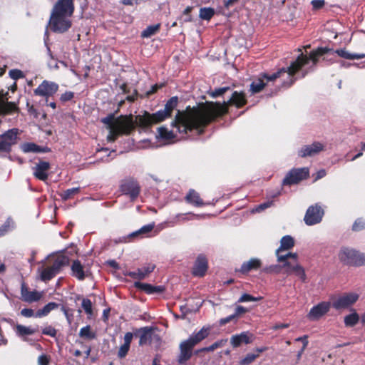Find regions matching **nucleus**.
I'll return each mask as SVG.
<instances>
[{"label": "nucleus", "mask_w": 365, "mask_h": 365, "mask_svg": "<svg viewBox=\"0 0 365 365\" xmlns=\"http://www.w3.org/2000/svg\"><path fill=\"white\" fill-rule=\"evenodd\" d=\"M246 103L243 93L235 91L227 102L223 103H210L200 108L190 107L185 111L178 110L174 120L171 123V129L162 126L158 128V135L160 138L173 140L178 138H185L189 133L200 135L204 128L217 115H222L227 111V105L232 104L237 107H242Z\"/></svg>", "instance_id": "1"}, {"label": "nucleus", "mask_w": 365, "mask_h": 365, "mask_svg": "<svg viewBox=\"0 0 365 365\" xmlns=\"http://www.w3.org/2000/svg\"><path fill=\"white\" fill-rule=\"evenodd\" d=\"M327 53L331 55L336 53L339 56L349 60L361 59L365 57V53H351L345 48L333 50L327 47H319L317 50L310 52L309 56L301 53L297 59L291 63L290 67L287 70L282 69L281 71L272 76L270 79L280 76L283 73H287L290 78L288 83H292L297 78L294 77L295 73L298 71H301L302 73L299 74V76L300 78H304L309 72L313 70V68L319 61V58Z\"/></svg>", "instance_id": "2"}, {"label": "nucleus", "mask_w": 365, "mask_h": 365, "mask_svg": "<svg viewBox=\"0 0 365 365\" xmlns=\"http://www.w3.org/2000/svg\"><path fill=\"white\" fill-rule=\"evenodd\" d=\"M74 11L73 0H58L54 5L50 20L51 29L56 33H64L71 26L70 17Z\"/></svg>", "instance_id": "3"}, {"label": "nucleus", "mask_w": 365, "mask_h": 365, "mask_svg": "<svg viewBox=\"0 0 365 365\" xmlns=\"http://www.w3.org/2000/svg\"><path fill=\"white\" fill-rule=\"evenodd\" d=\"M209 331L210 328L203 327L197 332L192 334L188 339L181 341L179 345L180 352L177 359L179 364L184 365L191 359L193 348L208 336Z\"/></svg>", "instance_id": "4"}, {"label": "nucleus", "mask_w": 365, "mask_h": 365, "mask_svg": "<svg viewBox=\"0 0 365 365\" xmlns=\"http://www.w3.org/2000/svg\"><path fill=\"white\" fill-rule=\"evenodd\" d=\"M338 257L339 261L345 265L354 267L365 265V254L349 247H341Z\"/></svg>", "instance_id": "5"}, {"label": "nucleus", "mask_w": 365, "mask_h": 365, "mask_svg": "<svg viewBox=\"0 0 365 365\" xmlns=\"http://www.w3.org/2000/svg\"><path fill=\"white\" fill-rule=\"evenodd\" d=\"M290 67L288 66L287 68H282L281 69H279L278 71L272 73V75H268V74H263L262 75V78H258L257 80L253 81L251 85H250V91L252 93H259L260 92L265 86L266 85V83L264 82V79H266V81L267 82H269V81H274L275 79L278 78H281L282 79V85L285 87H289L292 84L294 83V82L299 77V74H301L302 72L301 71H298L297 73H295L294 75V78H297L292 83H289L288 82L289 81L290 78H289L288 75L287 73H283L280 76H277L273 79H270L271 76H273L274 74H276L277 73L281 71L282 69H285V70H287Z\"/></svg>", "instance_id": "6"}, {"label": "nucleus", "mask_w": 365, "mask_h": 365, "mask_svg": "<svg viewBox=\"0 0 365 365\" xmlns=\"http://www.w3.org/2000/svg\"><path fill=\"white\" fill-rule=\"evenodd\" d=\"M19 130L11 128L0 135V151L9 153L13 145L16 144Z\"/></svg>", "instance_id": "7"}, {"label": "nucleus", "mask_w": 365, "mask_h": 365, "mask_svg": "<svg viewBox=\"0 0 365 365\" xmlns=\"http://www.w3.org/2000/svg\"><path fill=\"white\" fill-rule=\"evenodd\" d=\"M309 172L307 168H293L289 170L282 180V185H292L309 177Z\"/></svg>", "instance_id": "8"}, {"label": "nucleus", "mask_w": 365, "mask_h": 365, "mask_svg": "<svg viewBox=\"0 0 365 365\" xmlns=\"http://www.w3.org/2000/svg\"><path fill=\"white\" fill-rule=\"evenodd\" d=\"M324 214V210L318 204L311 205L304 215V222L309 226L318 224L322 221Z\"/></svg>", "instance_id": "9"}, {"label": "nucleus", "mask_w": 365, "mask_h": 365, "mask_svg": "<svg viewBox=\"0 0 365 365\" xmlns=\"http://www.w3.org/2000/svg\"><path fill=\"white\" fill-rule=\"evenodd\" d=\"M121 192L127 195H129L131 200H135L140 194V187L133 178H128L124 180L120 186Z\"/></svg>", "instance_id": "10"}, {"label": "nucleus", "mask_w": 365, "mask_h": 365, "mask_svg": "<svg viewBox=\"0 0 365 365\" xmlns=\"http://www.w3.org/2000/svg\"><path fill=\"white\" fill-rule=\"evenodd\" d=\"M282 263L284 273L287 275L294 274L298 277L302 282L306 280V274L304 268L298 263V262L278 261Z\"/></svg>", "instance_id": "11"}, {"label": "nucleus", "mask_w": 365, "mask_h": 365, "mask_svg": "<svg viewBox=\"0 0 365 365\" xmlns=\"http://www.w3.org/2000/svg\"><path fill=\"white\" fill-rule=\"evenodd\" d=\"M58 89V85L54 82L46 80L43 82L34 91L36 96L48 98L55 94Z\"/></svg>", "instance_id": "12"}, {"label": "nucleus", "mask_w": 365, "mask_h": 365, "mask_svg": "<svg viewBox=\"0 0 365 365\" xmlns=\"http://www.w3.org/2000/svg\"><path fill=\"white\" fill-rule=\"evenodd\" d=\"M324 145L320 142L315 141L310 145H306L298 150V155L301 158L312 157L318 155L324 150Z\"/></svg>", "instance_id": "13"}, {"label": "nucleus", "mask_w": 365, "mask_h": 365, "mask_svg": "<svg viewBox=\"0 0 365 365\" xmlns=\"http://www.w3.org/2000/svg\"><path fill=\"white\" fill-rule=\"evenodd\" d=\"M359 299L357 294L349 293L339 297L333 302L332 306L336 309L347 308L354 304Z\"/></svg>", "instance_id": "14"}, {"label": "nucleus", "mask_w": 365, "mask_h": 365, "mask_svg": "<svg viewBox=\"0 0 365 365\" xmlns=\"http://www.w3.org/2000/svg\"><path fill=\"white\" fill-rule=\"evenodd\" d=\"M101 122L107 125L108 130H113L118 128H133L130 122L123 120H115L114 115L110 114L108 116L101 119Z\"/></svg>", "instance_id": "15"}, {"label": "nucleus", "mask_w": 365, "mask_h": 365, "mask_svg": "<svg viewBox=\"0 0 365 365\" xmlns=\"http://www.w3.org/2000/svg\"><path fill=\"white\" fill-rule=\"evenodd\" d=\"M330 309V303L322 302L314 306L308 314V317L312 320H317L327 314Z\"/></svg>", "instance_id": "16"}, {"label": "nucleus", "mask_w": 365, "mask_h": 365, "mask_svg": "<svg viewBox=\"0 0 365 365\" xmlns=\"http://www.w3.org/2000/svg\"><path fill=\"white\" fill-rule=\"evenodd\" d=\"M50 163L46 161H39L32 168L33 174L38 180L45 182L48 177V171L50 169Z\"/></svg>", "instance_id": "17"}, {"label": "nucleus", "mask_w": 365, "mask_h": 365, "mask_svg": "<svg viewBox=\"0 0 365 365\" xmlns=\"http://www.w3.org/2000/svg\"><path fill=\"white\" fill-rule=\"evenodd\" d=\"M155 267V265L149 263L141 268H138L136 271H130L125 273L126 276L131 277L133 279L141 280L145 279L150 273H151Z\"/></svg>", "instance_id": "18"}, {"label": "nucleus", "mask_w": 365, "mask_h": 365, "mask_svg": "<svg viewBox=\"0 0 365 365\" xmlns=\"http://www.w3.org/2000/svg\"><path fill=\"white\" fill-rule=\"evenodd\" d=\"M154 329L152 327H145L136 330L134 334L139 337L140 346L152 344L153 331Z\"/></svg>", "instance_id": "19"}, {"label": "nucleus", "mask_w": 365, "mask_h": 365, "mask_svg": "<svg viewBox=\"0 0 365 365\" xmlns=\"http://www.w3.org/2000/svg\"><path fill=\"white\" fill-rule=\"evenodd\" d=\"M207 268V258L204 255H200L195 260L192 273L195 277H202L205 274Z\"/></svg>", "instance_id": "20"}, {"label": "nucleus", "mask_w": 365, "mask_h": 365, "mask_svg": "<svg viewBox=\"0 0 365 365\" xmlns=\"http://www.w3.org/2000/svg\"><path fill=\"white\" fill-rule=\"evenodd\" d=\"M170 116V115L164 109H162L153 114L146 113L144 116V123L147 125L158 123Z\"/></svg>", "instance_id": "21"}, {"label": "nucleus", "mask_w": 365, "mask_h": 365, "mask_svg": "<svg viewBox=\"0 0 365 365\" xmlns=\"http://www.w3.org/2000/svg\"><path fill=\"white\" fill-rule=\"evenodd\" d=\"M253 334L249 331H243L239 334L232 336L230 343L233 347H238L242 343L247 344L252 342Z\"/></svg>", "instance_id": "22"}, {"label": "nucleus", "mask_w": 365, "mask_h": 365, "mask_svg": "<svg viewBox=\"0 0 365 365\" xmlns=\"http://www.w3.org/2000/svg\"><path fill=\"white\" fill-rule=\"evenodd\" d=\"M134 286L148 294H160L165 291V287L163 286H153L152 284L142 283L140 282H135Z\"/></svg>", "instance_id": "23"}, {"label": "nucleus", "mask_w": 365, "mask_h": 365, "mask_svg": "<svg viewBox=\"0 0 365 365\" xmlns=\"http://www.w3.org/2000/svg\"><path fill=\"white\" fill-rule=\"evenodd\" d=\"M261 260L258 258H251L250 260L244 262L240 269L242 274H247L251 270H257L261 267Z\"/></svg>", "instance_id": "24"}, {"label": "nucleus", "mask_w": 365, "mask_h": 365, "mask_svg": "<svg viewBox=\"0 0 365 365\" xmlns=\"http://www.w3.org/2000/svg\"><path fill=\"white\" fill-rule=\"evenodd\" d=\"M185 200L187 203L195 207H201L205 205L200 198L199 193L194 190H189L188 193L185 196Z\"/></svg>", "instance_id": "25"}, {"label": "nucleus", "mask_w": 365, "mask_h": 365, "mask_svg": "<svg viewBox=\"0 0 365 365\" xmlns=\"http://www.w3.org/2000/svg\"><path fill=\"white\" fill-rule=\"evenodd\" d=\"M37 328H33L31 327H26L21 324H17L16 327V334L23 338L25 341H29V339L26 337L27 335L34 334L37 331Z\"/></svg>", "instance_id": "26"}, {"label": "nucleus", "mask_w": 365, "mask_h": 365, "mask_svg": "<svg viewBox=\"0 0 365 365\" xmlns=\"http://www.w3.org/2000/svg\"><path fill=\"white\" fill-rule=\"evenodd\" d=\"M294 245V238L290 235H285L282 237L280 240V247L276 250V255H280L283 250H288L292 248Z\"/></svg>", "instance_id": "27"}, {"label": "nucleus", "mask_w": 365, "mask_h": 365, "mask_svg": "<svg viewBox=\"0 0 365 365\" xmlns=\"http://www.w3.org/2000/svg\"><path fill=\"white\" fill-rule=\"evenodd\" d=\"M72 275L79 280L85 279L83 267L79 260H74L71 264Z\"/></svg>", "instance_id": "28"}, {"label": "nucleus", "mask_w": 365, "mask_h": 365, "mask_svg": "<svg viewBox=\"0 0 365 365\" xmlns=\"http://www.w3.org/2000/svg\"><path fill=\"white\" fill-rule=\"evenodd\" d=\"M15 109V105L11 102L7 101V98H4L3 94L0 93V115L9 113ZM1 120H0V123Z\"/></svg>", "instance_id": "29"}, {"label": "nucleus", "mask_w": 365, "mask_h": 365, "mask_svg": "<svg viewBox=\"0 0 365 365\" xmlns=\"http://www.w3.org/2000/svg\"><path fill=\"white\" fill-rule=\"evenodd\" d=\"M21 295L25 302H33L40 299L41 295L36 291L29 292L24 287H21Z\"/></svg>", "instance_id": "30"}, {"label": "nucleus", "mask_w": 365, "mask_h": 365, "mask_svg": "<svg viewBox=\"0 0 365 365\" xmlns=\"http://www.w3.org/2000/svg\"><path fill=\"white\" fill-rule=\"evenodd\" d=\"M21 150L25 153H44L46 151V148H43L36 145L34 143H25L21 145Z\"/></svg>", "instance_id": "31"}, {"label": "nucleus", "mask_w": 365, "mask_h": 365, "mask_svg": "<svg viewBox=\"0 0 365 365\" xmlns=\"http://www.w3.org/2000/svg\"><path fill=\"white\" fill-rule=\"evenodd\" d=\"M68 263V259L66 256H58L55 261L53 262V264L51 266L52 269L56 272V274H58L62 268L67 265Z\"/></svg>", "instance_id": "32"}, {"label": "nucleus", "mask_w": 365, "mask_h": 365, "mask_svg": "<svg viewBox=\"0 0 365 365\" xmlns=\"http://www.w3.org/2000/svg\"><path fill=\"white\" fill-rule=\"evenodd\" d=\"M133 128H118L113 130H108L109 134L107 136V140L109 142H113L116 138L120 134H128Z\"/></svg>", "instance_id": "33"}, {"label": "nucleus", "mask_w": 365, "mask_h": 365, "mask_svg": "<svg viewBox=\"0 0 365 365\" xmlns=\"http://www.w3.org/2000/svg\"><path fill=\"white\" fill-rule=\"evenodd\" d=\"M58 304L56 302H49L46 304L42 309H38L36 314L35 317L41 318L48 315L51 311L56 309Z\"/></svg>", "instance_id": "34"}, {"label": "nucleus", "mask_w": 365, "mask_h": 365, "mask_svg": "<svg viewBox=\"0 0 365 365\" xmlns=\"http://www.w3.org/2000/svg\"><path fill=\"white\" fill-rule=\"evenodd\" d=\"M361 319V317L354 311L351 314L346 315L344 317V324L346 327H352L355 326Z\"/></svg>", "instance_id": "35"}, {"label": "nucleus", "mask_w": 365, "mask_h": 365, "mask_svg": "<svg viewBox=\"0 0 365 365\" xmlns=\"http://www.w3.org/2000/svg\"><path fill=\"white\" fill-rule=\"evenodd\" d=\"M79 336L86 339L91 340L96 338V334L91 330L90 325H86L80 329Z\"/></svg>", "instance_id": "36"}, {"label": "nucleus", "mask_w": 365, "mask_h": 365, "mask_svg": "<svg viewBox=\"0 0 365 365\" xmlns=\"http://www.w3.org/2000/svg\"><path fill=\"white\" fill-rule=\"evenodd\" d=\"M15 227V223L11 217H8L4 223L0 227V235L4 236L7 232Z\"/></svg>", "instance_id": "37"}, {"label": "nucleus", "mask_w": 365, "mask_h": 365, "mask_svg": "<svg viewBox=\"0 0 365 365\" xmlns=\"http://www.w3.org/2000/svg\"><path fill=\"white\" fill-rule=\"evenodd\" d=\"M178 103V98L177 96H173L170 98L165 105V108H163L170 115H171L173 110L177 107Z\"/></svg>", "instance_id": "38"}, {"label": "nucleus", "mask_w": 365, "mask_h": 365, "mask_svg": "<svg viewBox=\"0 0 365 365\" xmlns=\"http://www.w3.org/2000/svg\"><path fill=\"white\" fill-rule=\"evenodd\" d=\"M215 14V11L212 8H201L199 12V16L203 20H210Z\"/></svg>", "instance_id": "39"}, {"label": "nucleus", "mask_w": 365, "mask_h": 365, "mask_svg": "<svg viewBox=\"0 0 365 365\" xmlns=\"http://www.w3.org/2000/svg\"><path fill=\"white\" fill-rule=\"evenodd\" d=\"M56 275V272L50 267H48L43 269L41 272V279L42 281L47 282L51 280Z\"/></svg>", "instance_id": "40"}, {"label": "nucleus", "mask_w": 365, "mask_h": 365, "mask_svg": "<svg viewBox=\"0 0 365 365\" xmlns=\"http://www.w3.org/2000/svg\"><path fill=\"white\" fill-rule=\"evenodd\" d=\"M160 29V24H154L148 26L141 34L143 38H149L154 35Z\"/></svg>", "instance_id": "41"}, {"label": "nucleus", "mask_w": 365, "mask_h": 365, "mask_svg": "<svg viewBox=\"0 0 365 365\" xmlns=\"http://www.w3.org/2000/svg\"><path fill=\"white\" fill-rule=\"evenodd\" d=\"M227 342V339H220V340L215 341V343H213L212 344H211L209 346L204 347L200 351H214L215 349H216L217 348L224 346L226 344Z\"/></svg>", "instance_id": "42"}, {"label": "nucleus", "mask_w": 365, "mask_h": 365, "mask_svg": "<svg viewBox=\"0 0 365 365\" xmlns=\"http://www.w3.org/2000/svg\"><path fill=\"white\" fill-rule=\"evenodd\" d=\"M81 307L88 317H91L93 315V305L89 299L83 298L81 302Z\"/></svg>", "instance_id": "43"}, {"label": "nucleus", "mask_w": 365, "mask_h": 365, "mask_svg": "<svg viewBox=\"0 0 365 365\" xmlns=\"http://www.w3.org/2000/svg\"><path fill=\"white\" fill-rule=\"evenodd\" d=\"M296 341H301L303 344L302 347V350H299L298 352H297V360H299L301 359V356L303 354V352L304 351V350L306 349L307 345H308V336L307 335H304L302 336H299L298 338H297L295 339Z\"/></svg>", "instance_id": "44"}, {"label": "nucleus", "mask_w": 365, "mask_h": 365, "mask_svg": "<svg viewBox=\"0 0 365 365\" xmlns=\"http://www.w3.org/2000/svg\"><path fill=\"white\" fill-rule=\"evenodd\" d=\"M81 188L79 187L67 189L62 194L61 197L63 200H68L73 195L78 194L80 192Z\"/></svg>", "instance_id": "45"}, {"label": "nucleus", "mask_w": 365, "mask_h": 365, "mask_svg": "<svg viewBox=\"0 0 365 365\" xmlns=\"http://www.w3.org/2000/svg\"><path fill=\"white\" fill-rule=\"evenodd\" d=\"M291 261L298 262V255L297 253L289 252L286 255H278L277 261Z\"/></svg>", "instance_id": "46"}, {"label": "nucleus", "mask_w": 365, "mask_h": 365, "mask_svg": "<svg viewBox=\"0 0 365 365\" xmlns=\"http://www.w3.org/2000/svg\"><path fill=\"white\" fill-rule=\"evenodd\" d=\"M283 269L282 263L281 264H272L263 269V272L270 274H279Z\"/></svg>", "instance_id": "47"}, {"label": "nucleus", "mask_w": 365, "mask_h": 365, "mask_svg": "<svg viewBox=\"0 0 365 365\" xmlns=\"http://www.w3.org/2000/svg\"><path fill=\"white\" fill-rule=\"evenodd\" d=\"M154 227H155V223L152 222V223L143 225L142 227L138 229V230L142 236V238L148 237L149 234L152 232Z\"/></svg>", "instance_id": "48"}, {"label": "nucleus", "mask_w": 365, "mask_h": 365, "mask_svg": "<svg viewBox=\"0 0 365 365\" xmlns=\"http://www.w3.org/2000/svg\"><path fill=\"white\" fill-rule=\"evenodd\" d=\"M262 299V297H253L249 294H243L238 299V302L243 303V302H258L260 301Z\"/></svg>", "instance_id": "49"}, {"label": "nucleus", "mask_w": 365, "mask_h": 365, "mask_svg": "<svg viewBox=\"0 0 365 365\" xmlns=\"http://www.w3.org/2000/svg\"><path fill=\"white\" fill-rule=\"evenodd\" d=\"M259 356V354L252 353L247 354L240 361V365H248L253 362L256 358Z\"/></svg>", "instance_id": "50"}, {"label": "nucleus", "mask_w": 365, "mask_h": 365, "mask_svg": "<svg viewBox=\"0 0 365 365\" xmlns=\"http://www.w3.org/2000/svg\"><path fill=\"white\" fill-rule=\"evenodd\" d=\"M364 229H365V221L362 218H357L352 225V231L359 232Z\"/></svg>", "instance_id": "51"}, {"label": "nucleus", "mask_w": 365, "mask_h": 365, "mask_svg": "<svg viewBox=\"0 0 365 365\" xmlns=\"http://www.w3.org/2000/svg\"><path fill=\"white\" fill-rule=\"evenodd\" d=\"M61 311L63 312L68 324L71 325L73 320V311L65 307L64 306H62Z\"/></svg>", "instance_id": "52"}, {"label": "nucleus", "mask_w": 365, "mask_h": 365, "mask_svg": "<svg viewBox=\"0 0 365 365\" xmlns=\"http://www.w3.org/2000/svg\"><path fill=\"white\" fill-rule=\"evenodd\" d=\"M42 334L51 337H56L57 330L52 326L48 325L42 329Z\"/></svg>", "instance_id": "53"}, {"label": "nucleus", "mask_w": 365, "mask_h": 365, "mask_svg": "<svg viewBox=\"0 0 365 365\" xmlns=\"http://www.w3.org/2000/svg\"><path fill=\"white\" fill-rule=\"evenodd\" d=\"M9 76L14 80H18L24 77L23 71L19 69H11L9 71Z\"/></svg>", "instance_id": "54"}, {"label": "nucleus", "mask_w": 365, "mask_h": 365, "mask_svg": "<svg viewBox=\"0 0 365 365\" xmlns=\"http://www.w3.org/2000/svg\"><path fill=\"white\" fill-rule=\"evenodd\" d=\"M142 236L139 232V230H135L129 235H128L126 237H124V240L123 242H126L128 240L130 241L133 239H141Z\"/></svg>", "instance_id": "55"}, {"label": "nucleus", "mask_w": 365, "mask_h": 365, "mask_svg": "<svg viewBox=\"0 0 365 365\" xmlns=\"http://www.w3.org/2000/svg\"><path fill=\"white\" fill-rule=\"evenodd\" d=\"M129 349H130V346H129L125 345V344L121 345L120 346L118 352V357L120 359L124 358L127 355Z\"/></svg>", "instance_id": "56"}, {"label": "nucleus", "mask_w": 365, "mask_h": 365, "mask_svg": "<svg viewBox=\"0 0 365 365\" xmlns=\"http://www.w3.org/2000/svg\"><path fill=\"white\" fill-rule=\"evenodd\" d=\"M48 29H46L44 32V44H45V46L46 47L47 53H48V56L51 59H53V56L51 48L48 46Z\"/></svg>", "instance_id": "57"}, {"label": "nucleus", "mask_w": 365, "mask_h": 365, "mask_svg": "<svg viewBox=\"0 0 365 365\" xmlns=\"http://www.w3.org/2000/svg\"><path fill=\"white\" fill-rule=\"evenodd\" d=\"M50 357L46 354H41L38 357V365H49Z\"/></svg>", "instance_id": "58"}, {"label": "nucleus", "mask_w": 365, "mask_h": 365, "mask_svg": "<svg viewBox=\"0 0 365 365\" xmlns=\"http://www.w3.org/2000/svg\"><path fill=\"white\" fill-rule=\"evenodd\" d=\"M324 0H312L311 4L314 9L318 10L322 9L324 6Z\"/></svg>", "instance_id": "59"}, {"label": "nucleus", "mask_w": 365, "mask_h": 365, "mask_svg": "<svg viewBox=\"0 0 365 365\" xmlns=\"http://www.w3.org/2000/svg\"><path fill=\"white\" fill-rule=\"evenodd\" d=\"M35 314L32 309L24 308L21 311V314L25 317H35Z\"/></svg>", "instance_id": "60"}, {"label": "nucleus", "mask_w": 365, "mask_h": 365, "mask_svg": "<svg viewBox=\"0 0 365 365\" xmlns=\"http://www.w3.org/2000/svg\"><path fill=\"white\" fill-rule=\"evenodd\" d=\"M73 96L74 95H73V92H71V91L65 92L64 93H63L61 96V101H63V102L71 101L73 98Z\"/></svg>", "instance_id": "61"}, {"label": "nucleus", "mask_w": 365, "mask_h": 365, "mask_svg": "<svg viewBox=\"0 0 365 365\" xmlns=\"http://www.w3.org/2000/svg\"><path fill=\"white\" fill-rule=\"evenodd\" d=\"M229 88H230L229 87H222V88H217L213 91L212 96L213 97L220 96L222 95L223 93H225L227 91H228Z\"/></svg>", "instance_id": "62"}, {"label": "nucleus", "mask_w": 365, "mask_h": 365, "mask_svg": "<svg viewBox=\"0 0 365 365\" xmlns=\"http://www.w3.org/2000/svg\"><path fill=\"white\" fill-rule=\"evenodd\" d=\"M247 312V309L246 308H245L244 307L237 306L235 309L234 314H235V317L237 318L242 314L246 313Z\"/></svg>", "instance_id": "63"}, {"label": "nucleus", "mask_w": 365, "mask_h": 365, "mask_svg": "<svg viewBox=\"0 0 365 365\" xmlns=\"http://www.w3.org/2000/svg\"><path fill=\"white\" fill-rule=\"evenodd\" d=\"M270 205H271V202H269L262 203V204L259 205L258 206H257L254 209V211L256 212H259L265 210L266 208L269 207Z\"/></svg>", "instance_id": "64"}]
</instances>
